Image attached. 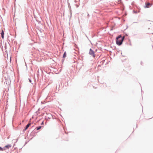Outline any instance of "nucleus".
Returning <instances> with one entry per match:
<instances>
[{
	"mask_svg": "<svg viewBox=\"0 0 153 153\" xmlns=\"http://www.w3.org/2000/svg\"><path fill=\"white\" fill-rule=\"evenodd\" d=\"M124 38V36L122 37L121 35L119 36H118L116 38V44L119 45H121Z\"/></svg>",
	"mask_w": 153,
	"mask_h": 153,
	"instance_id": "obj_1",
	"label": "nucleus"
},
{
	"mask_svg": "<svg viewBox=\"0 0 153 153\" xmlns=\"http://www.w3.org/2000/svg\"><path fill=\"white\" fill-rule=\"evenodd\" d=\"M89 54L91 55L93 57H95V56L94 51L91 49H90L89 52Z\"/></svg>",
	"mask_w": 153,
	"mask_h": 153,
	"instance_id": "obj_2",
	"label": "nucleus"
},
{
	"mask_svg": "<svg viewBox=\"0 0 153 153\" xmlns=\"http://www.w3.org/2000/svg\"><path fill=\"white\" fill-rule=\"evenodd\" d=\"M11 146L10 145L8 144L4 148L5 149V150L6 149H9L11 147Z\"/></svg>",
	"mask_w": 153,
	"mask_h": 153,
	"instance_id": "obj_3",
	"label": "nucleus"
},
{
	"mask_svg": "<svg viewBox=\"0 0 153 153\" xmlns=\"http://www.w3.org/2000/svg\"><path fill=\"white\" fill-rule=\"evenodd\" d=\"M31 125V123H29L26 126L25 128V129H24V130H26Z\"/></svg>",
	"mask_w": 153,
	"mask_h": 153,
	"instance_id": "obj_4",
	"label": "nucleus"
},
{
	"mask_svg": "<svg viewBox=\"0 0 153 153\" xmlns=\"http://www.w3.org/2000/svg\"><path fill=\"white\" fill-rule=\"evenodd\" d=\"M1 37L3 39L4 38V33L3 30H2L1 32Z\"/></svg>",
	"mask_w": 153,
	"mask_h": 153,
	"instance_id": "obj_5",
	"label": "nucleus"
},
{
	"mask_svg": "<svg viewBox=\"0 0 153 153\" xmlns=\"http://www.w3.org/2000/svg\"><path fill=\"white\" fill-rule=\"evenodd\" d=\"M66 52H65L63 54V58H65L66 57Z\"/></svg>",
	"mask_w": 153,
	"mask_h": 153,
	"instance_id": "obj_6",
	"label": "nucleus"
},
{
	"mask_svg": "<svg viewBox=\"0 0 153 153\" xmlns=\"http://www.w3.org/2000/svg\"><path fill=\"white\" fill-rule=\"evenodd\" d=\"M0 150L1 151H4V150H5V149L4 148H2L0 147Z\"/></svg>",
	"mask_w": 153,
	"mask_h": 153,
	"instance_id": "obj_7",
	"label": "nucleus"
},
{
	"mask_svg": "<svg viewBox=\"0 0 153 153\" xmlns=\"http://www.w3.org/2000/svg\"><path fill=\"white\" fill-rule=\"evenodd\" d=\"M150 5V4L149 3H148L146 4V7H149V6Z\"/></svg>",
	"mask_w": 153,
	"mask_h": 153,
	"instance_id": "obj_8",
	"label": "nucleus"
},
{
	"mask_svg": "<svg viewBox=\"0 0 153 153\" xmlns=\"http://www.w3.org/2000/svg\"><path fill=\"white\" fill-rule=\"evenodd\" d=\"M41 126H39L38 127H37L36 128V130H38L39 129H41Z\"/></svg>",
	"mask_w": 153,
	"mask_h": 153,
	"instance_id": "obj_9",
	"label": "nucleus"
},
{
	"mask_svg": "<svg viewBox=\"0 0 153 153\" xmlns=\"http://www.w3.org/2000/svg\"><path fill=\"white\" fill-rule=\"evenodd\" d=\"M41 125H44V122H42V123H41Z\"/></svg>",
	"mask_w": 153,
	"mask_h": 153,
	"instance_id": "obj_10",
	"label": "nucleus"
},
{
	"mask_svg": "<svg viewBox=\"0 0 153 153\" xmlns=\"http://www.w3.org/2000/svg\"><path fill=\"white\" fill-rule=\"evenodd\" d=\"M29 82H31V80H30V79H29Z\"/></svg>",
	"mask_w": 153,
	"mask_h": 153,
	"instance_id": "obj_11",
	"label": "nucleus"
}]
</instances>
